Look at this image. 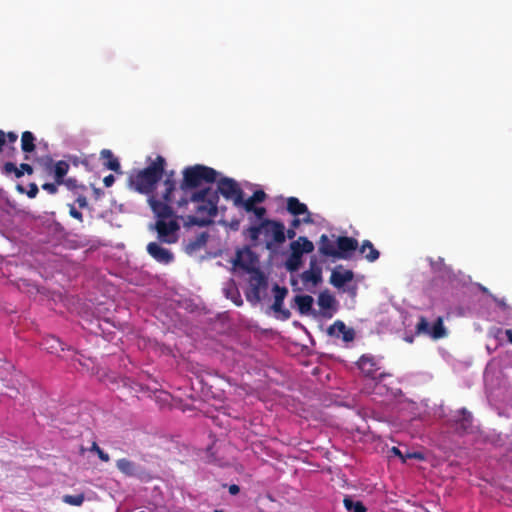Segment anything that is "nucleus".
Returning <instances> with one entry per match:
<instances>
[{
  "label": "nucleus",
  "instance_id": "1",
  "mask_svg": "<svg viewBox=\"0 0 512 512\" xmlns=\"http://www.w3.org/2000/svg\"><path fill=\"white\" fill-rule=\"evenodd\" d=\"M183 179L179 185L180 196L175 200L178 208L186 207L188 203L196 204L197 216L190 215L187 218V225L206 226L211 218L217 215L219 196L217 191L206 187L199 190L203 183H214L217 180L218 172L208 166L196 164L186 167L183 172Z\"/></svg>",
  "mask_w": 512,
  "mask_h": 512
},
{
  "label": "nucleus",
  "instance_id": "2",
  "mask_svg": "<svg viewBox=\"0 0 512 512\" xmlns=\"http://www.w3.org/2000/svg\"><path fill=\"white\" fill-rule=\"evenodd\" d=\"M148 203L157 218L154 229L157 232L159 242L165 244L176 243L179 239V219L182 216H177L171 204L162 203L155 195L149 196Z\"/></svg>",
  "mask_w": 512,
  "mask_h": 512
},
{
  "label": "nucleus",
  "instance_id": "3",
  "mask_svg": "<svg viewBox=\"0 0 512 512\" xmlns=\"http://www.w3.org/2000/svg\"><path fill=\"white\" fill-rule=\"evenodd\" d=\"M166 160L158 155L146 168L134 170L128 178L129 186L142 194H151L164 176Z\"/></svg>",
  "mask_w": 512,
  "mask_h": 512
},
{
  "label": "nucleus",
  "instance_id": "4",
  "mask_svg": "<svg viewBox=\"0 0 512 512\" xmlns=\"http://www.w3.org/2000/svg\"><path fill=\"white\" fill-rule=\"evenodd\" d=\"M261 233L266 236H272V242L275 244H282L285 242V226L282 222L265 219L262 220L258 225H252L243 231V234L249 238L253 245H256L259 240Z\"/></svg>",
  "mask_w": 512,
  "mask_h": 512
},
{
  "label": "nucleus",
  "instance_id": "5",
  "mask_svg": "<svg viewBox=\"0 0 512 512\" xmlns=\"http://www.w3.org/2000/svg\"><path fill=\"white\" fill-rule=\"evenodd\" d=\"M117 469L127 477H135L142 482H149L152 480V475L146 469L140 467L138 464L128 458H120L116 461Z\"/></svg>",
  "mask_w": 512,
  "mask_h": 512
},
{
  "label": "nucleus",
  "instance_id": "6",
  "mask_svg": "<svg viewBox=\"0 0 512 512\" xmlns=\"http://www.w3.org/2000/svg\"><path fill=\"white\" fill-rule=\"evenodd\" d=\"M218 195L221 194L226 200H231L233 205L241 203V194L243 190L239 184L232 178L223 177L217 183Z\"/></svg>",
  "mask_w": 512,
  "mask_h": 512
},
{
  "label": "nucleus",
  "instance_id": "7",
  "mask_svg": "<svg viewBox=\"0 0 512 512\" xmlns=\"http://www.w3.org/2000/svg\"><path fill=\"white\" fill-rule=\"evenodd\" d=\"M257 262V255L249 247H245L243 250L237 251L236 258L233 263L244 271L253 274L255 271H261L256 268Z\"/></svg>",
  "mask_w": 512,
  "mask_h": 512
},
{
  "label": "nucleus",
  "instance_id": "8",
  "mask_svg": "<svg viewBox=\"0 0 512 512\" xmlns=\"http://www.w3.org/2000/svg\"><path fill=\"white\" fill-rule=\"evenodd\" d=\"M267 286L265 275L262 271H255L251 274L249 280V290L246 292V298L252 303L261 301V290Z\"/></svg>",
  "mask_w": 512,
  "mask_h": 512
},
{
  "label": "nucleus",
  "instance_id": "9",
  "mask_svg": "<svg viewBox=\"0 0 512 512\" xmlns=\"http://www.w3.org/2000/svg\"><path fill=\"white\" fill-rule=\"evenodd\" d=\"M416 332L418 334L430 335L435 340L446 336V329L441 317L434 322L432 327H430L425 317H420L419 322L416 325Z\"/></svg>",
  "mask_w": 512,
  "mask_h": 512
},
{
  "label": "nucleus",
  "instance_id": "10",
  "mask_svg": "<svg viewBox=\"0 0 512 512\" xmlns=\"http://www.w3.org/2000/svg\"><path fill=\"white\" fill-rule=\"evenodd\" d=\"M451 422V426L458 435H465L473 430V416L466 408H461Z\"/></svg>",
  "mask_w": 512,
  "mask_h": 512
},
{
  "label": "nucleus",
  "instance_id": "11",
  "mask_svg": "<svg viewBox=\"0 0 512 512\" xmlns=\"http://www.w3.org/2000/svg\"><path fill=\"white\" fill-rule=\"evenodd\" d=\"M357 248L358 241L355 238L338 236L336 239L335 259H349Z\"/></svg>",
  "mask_w": 512,
  "mask_h": 512
},
{
  "label": "nucleus",
  "instance_id": "12",
  "mask_svg": "<svg viewBox=\"0 0 512 512\" xmlns=\"http://www.w3.org/2000/svg\"><path fill=\"white\" fill-rule=\"evenodd\" d=\"M146 249L148 254L158 263L167 265L174 261V254L158 242L148 243Z\"/></svg>",
  "mask_w": 512,
  "mask_h": 512
},
{
  "label": "nucleus",
  "instance_id": "13",
  "mask_svg": "<svg viewBox=\"0 0 512 512\" xmlns=\"http://www.w3.org/2000/svg\"><path fill=\"white\" fill-rule=\"evenodd\" d=\"M357 365L365 377L381 379L384 376L382 373H378L379 367L377 361L371 355H362L358 360Z\"/></svg>",
  "mask_w": 512,
  "mask_h": 512
},
{
  "label": "nucleus",
  "instance_id": "14",
  "mask_svg": "<svg viewBox=\"0 0 512 512\" xmlns=\"http://www.w3.org/2000/svg\"><path fill=\"white\" fill-rule=\"evenodd\" d=\"M286 209L293 216L305 215V217L302 218L303 223H305V224L313 223L312 214L308 210L307 205L300 202L298 198H296V197L287 198Z\"/></svg>",
  "mask_w": 512,
  "mask_h": 512
},
{
  "label": "nucleus",
  "instance_id": "15",
  "mask_svg": "<svg viewBox=\"0 0 512 512\" xmlns=\"http://www.w3.org/2000/svg\"><path fill=\"white\" fill-rule=\"evenodd\" d=\"M164 175L165 180L163 184L165 186V191L162 193L160 200L162 203L172 204L176 200L175 193L179 192V189L177 190L176 188L175 171H164Z\"/></svg>",
  "mask_w": 512,
  "mask_h": 512
},
{
  "label": "nucleus",
  "instance_id": "16",
  "mask_svg": "<svg viewBox=\"0 0 512 512\" xmlns=\"http://www.w3.org/2000/svg\"><path fill=\"white\" fill-rule=\"evenodd\" d=\"M273 290L275 292V295H274V302L272 304V309L277 313H281L283 320L289 319L291 316L290 311L288 309L282 308L284 299L288 293L287 288L280 287L276 284L274 286Z\"/></svg>",
  "mask_w": 512,
  "mask_h": 512
},
{
  "label": "nucleus",
  "instance_id": "17",
  "mask_svg": "<svg viewBox=\"0 0 512 512\" xmlns=\"http://www.w3.org/2000/svg\"><path fill=\"white\" fill-rule=\"evenodd\" d=\"M328 334L336 338H342L345 342L353 341L355 332L348 328L344 322L337 320L328 328Z\"/></svg>",
  "mask_w": 512,
  "mask_h": 512
},
{
  "label": "nucleus",
  "instance_id": "18",
  "mask_svg": "<svg viewBox=\"0 0 512 512\" xmlns=\"http://www.w3.org/2000/svg\"><path fill=\"white\" fill-rule=\"evenodd\" d=\"M291 253L303 256L304 253H311L314 251V244L312 241L304 236H300L297 240L290 243Z\"/></svg>",
  "mask_w": 512,
  "mask_h": 512
},
{
  "label": "nucleus",
  "instance_id": "19",
  "mask_svg": "<svg viewBox=\"0 0 512 512\" xmlns=\"http://www.w3.org/2000/svg\"><path fill=\"white\" fill-rule=\"evenodd\" d=\"M354 274L351 270H345L343 272L338 271L337 269L333 270L330 276V283L336 287L341 288L347 282L352 281Z\"/></svg>",
  "mask_w": 512,
  "mask_h": 512
},
{
  "label": "nucleus",
  "instance_id": "20",
  "mask_svg": "<svg viewBox=\"0 0 512 512\" xmlns=\"http://www.w3.org/2000/svg\"><path fill=\"white\" fill-rule=\"evenodd\" d=\"M209 235L207 232H201L196 235L193 239H190L186 244L185 250L187 253H195L206 246Z\"/></svg>",
  "mask_w": 512,
  "mask_h": 512
},
{
  "label": "nucleus",
  "instance_id": "21",
  "mask_svg": "<svg viewBox=\"0 0 512 512\" xmlns=\"http://www.w3.org/2000/svg\"><path fill=\"white\" fill-rule=\"evenodd\" d=\"M319 253L326 257L335 258L336 241L331 240L326 234H322L319 239Z\"/></svg>",
  "mask_w": 512,
  "mask_h": 512
},
{
  "label": "nucleus",
  "instance_id": "22",
  "mask_svg": "<svg viewBox=\"0 0 512 512\" xmlns=\"http://www.w3.org/2000/svg\"><path fill=\"white\" fill-rule=\"evenodd\" d=\"M41 345L47 352L51 354H58L59 352L65 350L62 341L55 336L46 337L45 339H43Z\"/></svg>",
  "mask_w": 512,
  "mask_h": 512
},
{
  "label": "nucleus",
  "instance_id": "23",
  "mask_svg": "<svg viewBox=\"0 0 512 512\" xmlns=\"http://www.w3.org/2000/svg\"><path fill=\"white\" fill-rule=\"evenodd\" d=\"M4 172L7 174L14 173L17 178H20L24 173L31 175L33 173V167L27 163H22L19 167H17L12 162H6L4 164Z\"/></svg>",
  "mask_w": 512,
  "mask_h": 512
},
{
  "label": "nucleus",
  "instance_id": "24",
  "mask_svg": "<svg viewBox=\"0 0 512 512\" xmlns=\"http://www.w3.org/2000/svg\"><path fill=\"white\" fill-rule=\"evenodd\" d=\"M100 155L101 158L104 160V165L106 168L116 173L120 172V163L118 159L113 155L111 150L103 149Z\"/></svg>",
  "mask_w": 512,
  "mask_h": 512
},
{
  "label": "nucleus",
  "instance_id": "25",
  "mask_svg": "<svg viewBox=\"0 0 512 512\" xmlns=\"http://www.w3.org/2000/svg\"><path fill=\"white\" fill-rule=\"evenodd\" d=\"M300 314H308L312 310L313 297L310 295H297L294 298Z\"/></svg>",
  "mask_w": 512,
  "mask_h": 512
},
{
  "label": "nucleus",
  "instance_id": "26",
  "mask_svg": "<svg viewBox=\"0 0 512 512\" xmlns=\"http://www.w3.org/2000/svg\"><path fill=\"white\" fill-rule=\"evenodd\" d=\"M69 163L64 160H59L54 164V180L57 184H62L64 182L65 176L69 171Z\"/></svg>",
  "mask_w": 512,
  "mask_h": 512
},
{
  "label": "nucleus",
  "instance_id": "27",
  "mask_svg": "<svg viewBox=\"0 0 512 512\" xmlns=\"http://www.w3.org/2000/svg\"><path fill=\"white\" fill-rule=\"evenodd\" d=\"M35 137L32 132L25 131L21 136V149L25 153H31L35 150Z\"/></svg>",
  "mask_w": 512,
  "mask_h": 512
},
{
  "label": "nucleus",
  "instance_id": "28",
  "mask_svg": "<svg viewBox=\"0 0 512 512\" xmlns=\"http://www.w3.org/2000/svg\"><path fill=\"white\" fill-rule=\"evenodd\" d=\"M301 279L305 283L311 282L317 285L322 280L321 270L319 268L306 270L301 274Z\"/></svg>",
  "mask_w": 512,
  "mask_h": 512
},
{
  "label": "nucleus",
  "instance_id": "29",
  "mask_svg": "<svg viewBox=\"0 0 512 512\" xmlns=\"http://www.w3.org/2000/svg\"><path fill=\"white\" fill-rule=\"evenodd\" d=\"M366 249H368L369 253L365 255V258L369 262H374L379 258V256H380L379 251L374 248L373 244L369 240L363 241V243L360 247V252L363 254V253H365Z\"/></svg>",
  "mask_w": 512,
  "mask_h": 512
},
{
  "label": "nucleus",
  "instance_id": "30",
  "mask_svg": "<svg viewBox=\"0 0 512 512\" xmlns=\"http://www.w3.org/2000/svg\"><path fill=\"white\" fill-rule=\"evenodd\" d=\"M336 303L334 296L328 291L321 292L318 296V305L323 310L332 309Z\"/></svg>",
  "mask_w": 512,
  "mask_h": 512
},
{
  "label": "nucleus",
  "instance_id": "31",
  "mask_svg": "<svg viewBox=\"0 0 512 512\" xmlns=\"http://www.w3.org/2000/svg\"><path fill=\"white\" fill-rule=\"evenodd\" d=\"M343 504H344V507L348 511H352V512H366L367 511V508L361 501H355L350 496H346L343 499Z\"/></svg>",
  "mask_w": 512,
  "mask_h": 512
},
{
  "label": "nucleus",
  "instance_id": "32",
  "mask_svg": "<svg viewBox=\"0 0 512 512\" xmlns=\"http://www.w3.org/2000/svg\"><path fill=\"white\" fill-rule=\"evenodd\" d=\"M302 264V256L296 253H291L285 262V267L289 272L297 271Z\"/></svg>",
  "mask_w": 512,
  "mask_h": 512
},
{
  "label": "nucleus",
  "instance_id": "33",
  "mask_svg": "<svg viewBox=\"0 0 512 512\" xmlns=\"http://www.w3.org/2000/svg\"><path fill=\"white\" fill-rule=\"evenodd\" d=\"M85 500L83 493L77 495H64L62 501L71 506H81Z\"/></svg>",
  "mask_w": 512,
  "mask_h": 512
},
{
  "label": "nucleus",
  "instance_id": "34",
  "mask_svg": "<svg viewBox=\"0 0 512 512\" xmlns=\"http://www.w3.org/2000/svg\"><path fill=\"white\" fill-rule=\"evenodd\" d=\"M256 202L253 201V199L251 197H249L248 199H244V193L241 194V203H238V204H235L234 206L235 207H242L245 209V211L247 212H251L252 210H254L257 206H255Z\"/></svg>",
  "mask_w": 512,
  "mask_h": 512
},
{
  "label": "nucleus",
  "instance_id": "35",
  "mask_svg": "<svg viewBox=\"0 0 512 512\" xmlns=\"http://www.w3.org/2000/svg\"><path fill=\"white\" fill-rule=\"evenodd\" d=\"M62 185H65L68 190L75 191L77 189L85 190V186L82 184H79L77 179L69 177L67 179H64V182H62Z\"/></svg>",
  "mask_w": 512,
  "mask_h": 512
},
{
  "label": "nucleus",
  "instance_id": "36",
  "mask_svg": "<svg viewBox=\"0 0 512 512\" xmlns=\"http://www.w3.org/2000/svg\"><path fill=\"white\" fill-rule=\"evenodd\" d=\"M91 451L93 452H96L98 457L103 461V462H108L110 460V456L104 452L96 442H93L92 446H91Z\"/></svg>",
  "mask_w": 512,
  "mask_h": 512
},
{
  "label": "nucleus",
  "instance_id": "37",
  "mask_svg": "<svg viewBox=\"0 0 512 512\" xmlns=\"http://www.w3.org/2000/svg\"><path fill=\"white\" fill-rule=\"evenodd\" d=\"M59 185L60 184H57L55 181H54V183H44L42 185V189L47 191L49 194L54 195L58 192Z\"/></svg>",
  "mask_w": 512,
  "mask_h": 512
},
{
  "label": "nucleus",
  "instance_id": "38",
  "mask_svg": "<svg viewBox=\"0 0 512 512\" xmlns=\"http://www.w3.org/2000/svg\"><path fill=\"white\" fill-rule=\"evenodd\" d=\"M254 202L261 203L266 198V193L263 190H256L251 196Z\"/></svg>",
  "mask_w": 512,
  "mask_h": 512
},
{
  "label": "nucleus",
  "instance_id": "39",
  "mask_svg": "<svg viewBox=\"0 0 512 512\" xmlns=\"http://www.w3.org/2000/svg\"><path fill=\"white\" fill-rule=\"evenodd\" d=\"M407 459H416V460L423 461L425 459V456L423 453L418 452V451L408 452L405 454V462L407 461Z\"/></svg>",
  "mask_w": 512,
  "mask_h": 512
},
{
  "label": "nucleus",
  "instance_id": "40",
  "mask_svg": "<svg viewBox=\"0 0 512 512\" xmlns=\"http://www.w3.org/2000/svg\"><path fill=\"white\" fill-rule=\"evenodd\" d=\"M69 214L71 217L77 219L78 221H83V215L80 211H78L74 205H69Z\"/></svg>",
  "mask_w": 512,
  "mask_h": 512
},
{
  "label": "nucleus",
  "instance_id": "41",
  "mask_svg": "<svg viewBox=\"0 0 512 512\" xmlns=\"http://www.w3.org/2000/svg\"><path fill=\"white\" fill-rule=\"evenodd\" d=\"M39 192L38 186L35 183H30L28 191L26 192L29 198H35Z\"/></svg>",
  "mask_w": 512,
  "mask_h": 512
},
{
  "label": "nucleus",
  "instance_id": "42",
  "mask_svg": "<svg viewBox=\"0 0 512 512\" xmlns=\"http://www.w3.org/2000/svg\"><path fill=\"white\" fill-rule=\"evenodd\" d=\"M251 212H253L255 214L256 218L259 219L260 222L262 220H265L264 216L266 215V212H267L265 207H256Z\"/></svg>",
  "mask_w": 512,
  "mask_h": 512
},
{
  "label": "nucleus",
  "instance_id": "43",
  "mask_svg": "<svg viewBox=\"0 0 512 512\" xmlns=\"http://www.w3.org/2000/svg\"><path fill=\"white\" fill-rule=\"evenodd\" d=\"M389 453L391 456H397L401 459L402 463H405V455L401 452V450L397 447H392L389 450Z\"/></svg>",
  "mask_w": 512,
  "mask_h": 512
},
{
  "label": "nucleus",
  "instance_id": "44",
  "mask_svg": "<svg viewBox=\"0 0 512 512\" xmlns=\"http://www.w3.org/2000/svg\"><path fill=\"white\" fill-rule=\"evenodd\" d=\"M76 202L80 208L88 207V201L84 195H79L76 199Z\"/></svg>",
  "mask_w": 512,
  "mask_h": 512
},
{
  "label": "nucleus",
  "instance_id": "45",
  "mask_svg": "<svg viewBox=\"0 0 512 512\" xmlns=\"http://www.w3.org/2000/svg\"><path fill=\"white\" fill-rule=\"evenodd\" d=\"M115 182V178L112 174H109L108 176L104 177L103 183L106 187H110Z\"/></svg>",
  "mask_w": 512,
  "mask_h": 512
},
{
  "label": "nucleus",
  "instance_id": "46",
  "mask_svg": "<svg viewBox=\"0 0 512 512\" xmlns=\"http://www.w3.org/2000/svg\"><path fill=\"white\" fill-rule=\"evenodd\" d=\"M18 135L14 132L6 133V141L9 143H15L17 141Z\"/></svg>",
  "mask_w": 512,
  "mask_h": 512
},
{
  "label": "nucleus",
  "instance_id": "47",
  "mask_svg": "<svg viewBox=\"0 0 512 512\" xmlns=\"http://www.w3.org/2000/svg\"><path fill=\"white\" fill-rule=\"evenodd\" d=\"M228 491L231 495H237L240 492V487L236 484H231Z\"/></svg>",
  "mask_w": 512,
  "mask_h": 512
},
{
  "label": "nucleus",
  "instance_id": "48",
  "mask_svg": "<svg viewBox=\"0 0 512 512\" xmlns=\"http://www.w3.org/2000/svg\"><path fill=\"white\" fill-rule=\"evenodd\" d=\"M6 144V133L0 130V152H2L4 145Z\"/></svg>",
  "mask_w": 512,
  "mask_h": 512
},
{
  "label": "nucleus",
  "instance_id": "49",
  "mask_svg": "<svg viewBox=\"0 0 512 512\" xmlns=\"http://www.w3.org/2000/svg\"><path fill=\"white\" fill-rule=\"evenodd\" d=\"M285 235L287 238L289 239H294L295 236H296V229L295 228H292V227H289L287 229V231L285 232Z\"/></svg>",
  "mask_w": 512,
  "mask_h": 512
},
{
  "label": "nucleus",
  "instance_id": "50",
  "mask_svg": "<svg viewBox=\"0 0 512 512\" xmlns=\"http://www.w3.org/2000/svg\"><path fill=\"white\" fill-rule=\"evenodd\" d=\"M301 223H303L302 219L294 218L291 221L290 227L297 229L301 225Z\"/></svg>",
  "mask_w": 512,
  "mask_h": 512
},
{
  "label": "nucleus",
  "instance_id": "51",
  "mask_svg": "<svg viewBox=\"0 0 512 512\" xmlns=\"http://www.w3.org/2000/svg\"><path fill=\"white\" fill-rule=\"evenodd\" d=\"M505 335H506L508 341L512 344V329H507L505 331Z\"/></svg>",
  "mask_w": 512,
  "mask_h": 512
},
{
  "label": "nucleus",
  "instance_id": "52",
  "mask_svg": "<svg viewBox=\"0 0 512 512\" xmlns=\"http://www.w3.org/2000/svg\"><path fill=\"white\" fill-rule=\"evenodd\" d=\"M17 190H18L19 192H21V193H24V192H25L24 188H23L21 185H18V186H17Z\"/></svg>",
  "mask_w": 512,
  "mask_h": 512
},
{
  "label": "nucleus",
  "instance_id": "53",
  "mask_svg": "<svg viewBox=\"0 0 512 512\" xmlns=\"http://www.w3.org/2000/svg\"><path fill=\"white\" fill-rule=\"evenodd\" d=\"M266 247H267V249H271V247H272V242H267V243H266Z\"/></svg>",
  "mask_w": 512,
  "mask_h": 512
}]
</instances>
